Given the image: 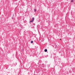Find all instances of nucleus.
<instances>
[{
	"label": "nucleus",
	"mask_w": 75,
	"mask_h": 75,
	"mask_svg": "<svg viewBox=\"0 0 75 75\" xmlns=\"http://www.w3.org/2000/svg\"><path fill=\"white\" fill-rule=\"evenodd\" d=\"M34 21V18H33L32 19V21H30V22L33 23V21Z\"/></svg>",
	"instance_id": "nucleus-1"
},
{
	"label": "nucleus",
	"mask_w": 75,
	"mask_h": 75,
	"mask_svg": "<svg viewBox=\"0 0 75 75\" xmlns=\"http://www.w3.org/2000/svg\"><path fill=\"white\" fill-rule=\"evenodd\" d=\"M45 52H47V49H45Z\"/></svg>",
	"instance_id": "nucleus-2"
},
{
	"label": "nucleus",
	"mask_w": 75,
	"mask_h": 75,
	"mask_svg": "<svg viewBox=\"0 0 75 75\" xmlns=\"http://www.w3.org/2000/svg\"><path fill=\"white\" fill-rule=\"evenodd\" d=\"M73 2H74V0H71V3H72Z\"/></svg>",
	"instance_id": "nucleus-3"
},
{
	"label": "nucleus",
	"mask_w": 75,
	"mask_h": 75,
	"mask_svg": "<svg viewBox=\"0 0 75 75\" xmlns=\"http://www.w3.org/2000/svg\"><path fill=\"white\" fill-rule=\"evenodd\" d=\"M34 11H35H35H36V9H34Z\"/></svg>",
	"instance_id": "nucleus-4"
},
{
	"label": "nucleus",
	"mask_w": 75,
	"mask_h": 75,
	"mask_svg": "<svg viewBox=\"0 0 75 75\" xmlns=\"http://www.w3.org/2000/svg\"><path fill=\"white\" fill-rule=\"evenodd\" d=\"M31 43H33V41H31Z\"/></svg>",
	"instance_id": "nucleus-5"
},
{
	"label": "nucleus",
	"mask_w": 75,
	"mask_h": 75,
	"mask_svg": "<svg viewBox=\"0 0 75 75\" xmlns=\"http://www.w3.org/2000/svg\"><path fill=\"white\" fill-rule=\"evenodd\" d=\"M60 40H61V39H60Z\"/></svg>",
	"instance_id": "nucleus-6"
}]
</instances>
